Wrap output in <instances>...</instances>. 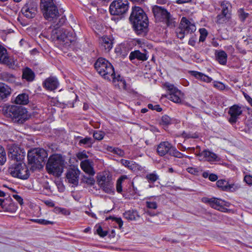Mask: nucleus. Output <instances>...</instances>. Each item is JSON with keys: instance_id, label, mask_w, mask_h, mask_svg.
I'll return each mask as SVG.
<instances>
[{"instance_id": "obj_1", "label": "nucleus", "mask_w": 252, "mask_h": 252, "mask_svg": "<svg viewBox=\"0 0 252 252\" xmlns=\"http://www.w3.org/2000/svg\"><path fill=\"white\" fill-rule=\"evenodd\" d=\"M97 72L104 79L112 81L115 86L126 88L125 80L119 74L116 75L113 65L104 58H99L94 63Z\"/></svg>"}, {"instance_id": "obj_2", "label": "nucleus", "mask_w": 252, "mask_h": 252, "mask_svg": "<svg viewBox=\"0 0 252 252\" xmlns=\"http://www.w3.org/2000/svg\"><path fill=\"white\" fill-rule=\"evenodd\" d=\"M129 20L138 34H145L147 31L148 19L144 10L139 6H134Z\"/></svg>"}, {"instance_id": "obj_3", "label": "nucleus", "mask_w": 252, "mask_h": 252, "mask_svg": "<svg viewBox=\"0 0 252 252\" xmlns=\"http://www.w3.org/2000/svg\"><path fill=\"white\" fill-rule=\"evenodd\" d=\"M65 19L62 17L60 19L59 23L53 26L54 29L52 31L51 35L53 38L62 41L65 44L74 42L75 39L74 33L72 31L60 28V26L65 22Z\"/></svg>"}, {"instance_id": "obj_4", "label": "nucleus", "mask_w": 252, "mask_h": 252, "mask_svg": "<svg viewBox=\"0 0 252 252\" xmlns=\"http://www.w3.org/2000/svg\"><path fill=\"white\" fill-rule=\"evenodd\" d=\"M64 165V160L62 156L53 155L48 158L46 169L49 174L59 177L63 172Z\"/></svg>"}, {"instance_id": "obj_5", "label": "nucleus", "mask_w": 252, "mask_h": 252, "mask_svg": "<svg viewBox=\"0 0 252 252\" xmlns=\"http://www.w3.org/2000/svg\"><path fill=\"white\" fill-rule=\"evenodd\" d=\"M40 7L44 18L49 21L54 22L60 16L54 0H41Z\"/></svg>"}, {"instance_id": "obj_6", "label": "nucleus", "mask_w": 252, "mask_h": 252, "mask_svg": "<svg viewBox=\"0 0 252 252\" xmlns=\"http://www.w3.org/2000/svg\"><path fill=\"white\" fill-rule=\"evenodd\" d=\"M27 110L22 106L11 105L5 110V115L12 121L18 124H23L27 120Z\"/></svg>"}, {"instance_id": "obj_7", "label": "nucleus", "mask_w": 252, "mask_h": 252, "mask_svg": "<svg viewBox=\"0 0 252 252\" xmlns=\"http://www.w3.org/2000/svg\"><path fill=\"white\" fill-rule=\"evenodd\" d=\"M157 152L160 157H163L167 154L171 156L180 158L184 156L183 154L178 151L172 144L167 141L161 142L157 146Z\"/></svg>"}, {"instance_id": "obj_8", "label": "nucleus", "mask_w": 252, "mask_h": 252, "mask_svg": "<svg viewBox=\"0 0 252 252\" xmlns=\"http://www.w3.org/2000/svg\"><path fill=\"white\" fill-rule=\"evenodd\" d=\"M152 11L157 20L164 21L169 27L175 26V22L170 13L163 7L155 5L152 8Z\"/></svg>"}, {"instance_id": "obj_9", "label": "nucleus", "mask_w": 252, "mask_h": 252, "mask_svg": "<svg viewBox=\"0 0 252 252\" xmlns=\"http://www.w3.org/2000/svg\"><path fill=\"white\" fill-rule=\"evenodd\" d=\"M9 173L13 177L23 180L27 179L30 172L26 165L21 162L13 163L8 168Z\"/></svg>"}, {"instance_id": "obj_10", "label": "nucleus", "mask_w": 252, "mask_h": 252, "mask_svg": "<svg viewBox=\"0 0 252 252\" xmlns=\"http://www.w3.org/2000/svg\"><path fill=\"white\" fill-rule=\"evenodd\" d=\"M48 154L43 149H34L28 153L29 163L36 167L42 166V163L47 158Z\"/></svg>"}, {"instance_id": "obj_11", "label": "nucleus", "mask_w": 252, "mask_h": 252, "mask_svg": "<svg viewBox=\"0 0 252 252\" xmlns=\"http://www.w3.org/2000/svg\"><path fill=\"white\" fill-rule=\"evenodd\" d=\"M97 183L100 189L107 193L114 192L113 182L111 176L107 173H103L97 176Z\"/></svg>"}, {"instance_id": "obj_12", "label": "nucleus", "mask_w": 252, "mask_h": 252, "mask_svg": "<svg viewBox=\"0 0 252 252\" xmlns=\"http://www.w3.org/2000/svg\"><path fill=\"white\" fill-rule=\"evenodd\" d=\"M196 27L194 24L191 23L186 18L183 17L181 19L180 26L176 30V34L178 38L182 39L185 35L195 31Z\"/></svg>"}, {"instance_id": "obj_13", "label": "nucleus", "mask_w": 252, "mask_h": 252, "mask_svg": "<svg viewBox=\"0 0 252 252\" xmlns=\"http://www.w3.org/2000/svg\"><path fill=\"white\" fill-rule=\"evenodd\" d=\"M128 8L127 0H115L110 4L109 11L113 15H122L126 13Z\"/></svg>"}, {"instance_id": "obj_14", "label": "nucleus", "mask_w": 252, "mask_h": 252, "mask_svg": "<svg viewBox=\"0 0 252 252\" xmlns=\"http://www.w3.org/2000/svg\"><path fill=\"white\" fill-rule=\"evenodd\" d=\"M164 86L168 91V94L166 95L167 98L175 103H181L182 96L181 92L175 87L173 85L169 83H166Z\"/></svg>"}, {"instance_id": "obj_15", "label": "nucleus", "mask_w": 252, "mask_h": 252, "mask_svg": "<svg viewBox=\"0 0 252 252\" xmlns=\"http://www.w3.org/2000/svg\"><path fill=\"white\" fill-rule=\"evenodd\" d=\"M25 156V153L17 146H12L9 149L8 156L9 158L16 162H21Z\"/></svg>"}, {"instance_id": "obj_16", "label": "nucleus", "mask_w": 252, "mask_h": 252, "mask_svg": "<svg viewBox=\"0 0 252 252\" xmlns=\"http://www.w3.org/2000/svg\"><path fill=\"white\" fill-rule=\"evenodd\" d=\"M80 171L77 168H71L66 173V178L67 182L77 186L78 185Z\"/></svg>"}, {"instance_id": "obj_17", "label": "nucleus", "mask_w": 252, "mask_h": 252, "mask_svg": "<svg viewBox=\"0 0 252 252\" xmlns=\"http://www.w3.org/2000/svg\"><path fill=\"white\" fill-rule=\"evenodd\" d=\"M37 7L33 3H27L22 8L21 13L27 18L31 19L33 18L36 13Z\"/></svg>"}, {"instance_id": "obj_18", "label": "nucleus", "mask_w": 252, "mask_h": 252, "mask_svg": "<svg viewBox=\"0 0 252 252\" xmlns=\"http://www.w3.org/2000/svg\"><path fill=\"white\" fill-rule=\"evenodd\" d=\"M228 113L230 117L229 119V122L231 124H235L237 121L239 116L242 113L241 107L238 105H234L230 107Z\"/></svg>"}, {"instance_id": "obj_19", "label": "nucleus", "mask_w": 252, "mask_h": 252, "mask_svg": "<svg viewBox=\"0 0 252 252\" xmlns=\"http://www.w3.org/2000/svg\"><path fill=\"white\" fill-rule=\"evenodd\" d=\"M17 208V206L11 198H5L3 203L0 205V212L14 213L16 212Z\"/></svg>"}, {"instance_id": "obj_20", "label": "nucleus", "mask_w": 252, "mask_h": 252, "mask_svg": "<svg viewBox=\"0 0 252 252\" xmlns=\"http://www.w3.org/2000/svg\"><path fill=\"white\" fill-rule=\"evenodd\" d=\"M81 169L86 173L90 176H94L95 172L94 169L93 162L89 159H85L80 163Z\"/></svg>"}, {"instance_id": "obj_21", "label": "nucleus", "mask_w": 252, "mask_h": 252, "mask_svg": "<svg viewBox=\"0 0 252 252\" xmlns=\"http://www.w3.org/2000/svg\"><path fill=\"white\" fill-rule=\"evenodd\" d=\"M59 85L57 78L51 76L47 78L43 82V87L49 91H53L56 89Z\"/></svg>"}, {"instance_id": "obj_22", "label": "nucleus", "mask_w": 252, "mask_h": 252, "mask_svg": "<svg viewBox=\"0 0 252 252\" xmlns=\"http://www.w3.org/2000/svg\"><path fill=\"white\" fill-rule=\"evenodd\" d=\"M147 54L148 52L145 50L143 53L140 52L139 50H135L130 53L129 58L131 61L137 59L138 60L145 61L148 59Z\"/></svg>"}, {"instance_id": "obj_23", "label": "nucleus", "mask_w": 252, "mask_h": 252, "mask_svg": "<svg viewBox=\"0 0 252 252\" xmlns=\"http://www.w3.org/2000/svg\"><path fill=\"white\" fill-rule=\"evenodd\" d=\"M35 78L34 72L29 67H26L22 70V79L28 82H32Z\"/></svg>"}, {"instance_id": "obj_24", "label": "nucleus", "mask_w": 252, "mask_h": 252, "mask_svg": "<svg viewBox=\"0 0 252 252\" xmlns=\"http://www.w3.org/2000/svg\"><path fill=\"white\" fill-rule=\"evenodd\" d=\"M101 44L105 52H109L113 47L112 40L108 36H103L102 38Z\"/></svg>"}, {"instance_id": "obj_25", "label": "nucleus", "mask_w": 252, "mask_h": 252, "mask_svg": "<svg viewBox=\"0 0 252 252\" xmlns=\"http://www.w3.org/2000/svg\"><path fill=\"white\" fill-rule=\"evenodd\" d=\"M78 138L80 139L79 141L78 145L85 148H91L94 143V140L90 137H86L85 138L78 137Z\"/></svg>"}, {"instance_id": "obj_26", "label": "nucleus", "mask_w": 252, "mask_h": 252, "mask_svg": "<svg viewBox=\"0 0 252 252\" xmlns=\"http://www.w3.org/2000/svg\"><path fill=\"white\" fill-rule=\"evenodd\" d=\"M10 94V88L4 83H0V100L6 98Z\"/></svg>"}, {"instance_id": "obj_27", "label": "nucleus", "mask_w": 252, "mask_h": 252, "mask_svg": "<svg viewBox=\"0 0 252 252\" xmlns=\"http://www.w3.org/2000/svg\"><path fill=\"white\" fill-rule=\"evenodd\" d=\"M190 74L193 76H194L196 78L200 79L201 81H204L206 83H210L212 81V79L205 75L204 74L196 71H191Z\"/></svg>"}, {"instance_id": "obj_28", "label": "nucleus", "mask_w": 252, "mask_h": 252, "mask_svg": "<svg viewBox=\"0 0 252 252\" xmlns=\"http://www.w3.org/2000/svg\"><path fill=\"white\" fill-rule=\"evenodd\" d=\"M0 63L8 64L10 63L6 49L0 45Z\"/></svg>"}, {"instance_id": "obj_29", "label": "nucleus", "mask_w": 252, "mask_h": 252, "mask_svg": "<svg viewBox=\"0 0 252 252\" xmlns=\"http://www.w3.org/2000/svg\"><path fill=\"white\" fill-rule=\"evenodd\" d=\"M224 205V201L221 199L215 197L211 198L210 206L215 209L220 210Z\"/></svg>"}, {"instance_id": "obj_30", "label": "nucleus", "mask_w": 252, "mask_h": 252, "mask_svg": "<svg viewBox=\"0 0 252 252\" xmlns=\"http://www.w3.org/2000/svg\"><path fill=\"white\" fill-rule=\"evenodd\" d=\"M216 60L222 65H225L227 62V55L223 51H220L216 53Z\"/></svg>"}, {"instance_id": "obj_31", "label": "nucleus", "mask_w": 252, "mask_h": 252, "mask_svg": "<svg viewBox=\"0 0 252 252\" xmlns=\"http://www.w3.org/2000/svg\"><path fill=\"white\" fill-rule=\"evenodd\" d=\"M199 156L204 157L209 161H214L218 158L216 154L208 150L203 151L199 154Z\"/></svg>"}, {"instance_id": "obj_32", "label": "nucleus", "mask_w": 252, "mask_h": 252, "mask_svg": "<svg viewBox=\"0 0 252 252\" xmlns=\"http://www.w3.org/2000/svg\"><path fill=\"white\" fill-rule=\"evenodd\" d=\"M0 79L9 83H13L15 82V76L7 72H3L0 74Z\"/></svg>"}, {"instance_id": "obj_33", "label": "nucleus", "mask_w": 252, "mask_h": 252, "mask_svg": "<svg viewBox=\"0 0 252 252\" xmlns=\"http://www.w3.org/2000/svg\"><path fill=\"white\" fill-rule=\"evenodd\" d=\"M15 103L20 105H25L29 102V96L26 94H19L15 98Z\"/></svg>"}, {"instance_id": "obj_34", "label": "nucleus", "mask_w": 252, "mask_h": 252, "mask_svg": "<svg viewBox=\"0 0 252 252\" xmlns=\"http://www.w3.org/2000/svg\"><path fill=\"white\" fill-rule=\"evenodd\" d=\"M230 14L221 13L217 16L216 23L219 24H222L227 22L230 18Z\"/></svg>"}, {"instance_id": "obj_35", "label": "nucleus", "mask_w": 252, "mask_h": 252, "mask_svg": "<svg viewBox=\"0 0 252 252\" xmlns=\"http://www.w3.org/2000/svg\"><path fill=\"white\" fill-rule=\"evenodd\" d=\"M124 217L127 220H136L139 216L136 211H128L124 213Z\"/></svg>"}, {"instance_id": "obj_36", "label": "nucleus", "mask_w": 252, "mask_h": 252, "mask_svg": "<svg viewBox=\"0 0 252 252\" xmlns=\"http://www.w3.org/2000/svg\"><path fill=\"white\" fill-rule=\"evenodd\" d=\"M221 13L230 14L231 4L229 2L223 1L221 3Z\"/></svg>"}, {"instance_id": "obj_37", "label": "nucleus", "mask_w": 252, "mask_h": 252, "mask_svg": "<svg viewBox=\"0 0 252 252\" xmlns=\"http://www.w3.org/2000/svg\"><path fill=\"white\" fill-rule=\"evenodd\" d=\"M120 162L124 166L131 170H133L136 167V164L132 161L122 159Z\"/></svg>"}, {"instance_id": "obj_38", "label": "nucleus", "mask_w": 252, "mask_h": 252, "mask_svg": "<svg viewBox=\"0 0 252 252\" xmlns=\"http://www.w3.org/2000/svg\"><path fill=\"white\" fill-rule=\"evenodd\" d=\"M218 188L224 191H228V183L225 180H219L216 183Z\"/></svg>"}, {"instance_id": "obj_39", "label": "nucleus", "mask_w": 252, "mask_h": 252, "mask_svg": "<svg viewBox=\"0 0 252 252\" xmlns=\"http://www.w3.org/2000/svg\"><path fill=\"white\" fill-rule=\"evenodd\" d=\"M93 176L90 175L89 176H84L82 178V181L88 185L93 186L95 183V180Z\"/></svg>"}, {"instance_id": "obj_40", "label": "nucleus", "mask_w": 252, "mask_h": 252, "mask_svg": "<svg viewBox=\"0 0 252 252\" xmlns=\"http://www.w3.org/2000/svg\"><path fill=\"white\" fill-rule=\"evenodd\" d=\"M6 161V154L4 149L0 145V165H2Z\"/></svg>"}, {"instance_id": "obj_41", "label": "nucleus", "mask_w": 252, "mask_h": 252, "mask_svg": "<svg viewBox=\"0 0 252 252\" xmlns=\"http://www.w3.org/2000/svg\"><path fill=\"white\" fill-rule=\"evenodd\" d=\"M104 136V132L102 131L96 130L93 133L94 138L97 140H102Z\"/></svg>"}, {"instance_id": "obj_42", "label": "nucleus", "mask_w": 252, "mask_h": 252, "mask_svg": "<svg viewBox=\"0 0 252 252\" xmlns=\"http://www.w3.org/2000/svg\"><path fill=\"white\" fill-rule=\"evenodd\" d=\"M199 32L200 34V36L199 37V41L200 42H203L205 39L206 37L208 34V32L207 30L205 29H200L199 30Z\"/></svg>"}, {"instance_id": "obj_43", "label": "nucleus", "mask_w": 252, "mask_h": 252, "mask_svg": "<svg viewBox=\"0 0 252 252\" xmlns=\"http://www.w3.org/2000/svg\"><path fill=\"white\" fill-rule=\"evenodd\" d=\"M238 13L241 21H244L249 16V13L245 12L242 9H240L238 11Z\"/></svg>"}, {"instance_id": "obj_44", "label": "nucleus", "mask_w": 252, "mask_h": 252, "mask_svg": "<svg viewBox=\"0 0 252 252\" xmlns=\"http://www.w3.org/2000/svg\"><path fill=\"white\" fill-rule=\"evenodd\" d=\"M146 179L148 180L149 182L153 183L156 181L158 179V177L157 175L152 173L148 174L146 176Z\"/></svg>"}, {"instance_id": "obj_45", "label": "nucleus", "mask_w": 252, "mask_h": 252, "mask_svg": "<svg viewBox=\"0 0 252 252\" xmlns=\"http://www.w3.org/2000/svg\"><path fill=\"white\" fill-rule=\"evenodd\" d=\"M171 119L167 115H164L161 118V124L163 125H168L171 124Z\"/></svg>"}, {"instance_id": "obj_46", "label": "nucleus", "mask_w": 252, "mask_h": 252, "mask_svg": "<svg viewBox=\"0 0 252 252\" xmlns=\"http://www.w3.org/2000/svg\"><path fill=\"white\" fill-rule=\"evenodd\" d=\"M241 188L240 185L238 184H229L227 188L228 191H235L238 189H239Z\"/></svg>"}, {"instance_id": "obj_47", "label": "nucleus", "mask_w": 252, "mask_h": 252, "mask_svg": "<svg viewBox=\"0 0 252 252\" xmlns=\"http://www.w3.org/2000/svg\"><path fill=\"white\" fill-rule=\"evenodd\" d=\"M146 206L149 209H156L158 207V205L156 202L147 201L146 202Z\"/></svg>"}, {"instance_id": "obj_48", "label": "nucleus", "mask_w": 252, "mask_h": 252, "mask_svg": "<svg viewBox=\"0 0 252 252\" xmlns=\"http://www.w3.org/2000/svg\"><path fill=\"white\" fill-rule=\"evenodd\" d=\"M112 153L118 155L121 157H123L125 156V152L122 149L119 148H115V149H112Z\"/></svg>"}, {"instance_id": "obj_49", "label": "nucleus", "mask_w": 252, "mask_h": 252, "mask_svg": "<svg viewBox=\"0 0 252 252\" xmlns=\"http://www.w3.org/2000/svg\"><path fill=\"white\" fill-rule=\"evenodd\" d=\"M213 86L215 88L220 90H223L225 89L224 85L220 82L214 81L213 82Z\"/></svg>"}, {"instance_id": "obj_50", "label": "nucleus", "mask_w": 252, "mask_h": 252, "mask_svg": "<svg viewBox=\"0 0 252 252\" xmlns=\"http://www.w3.org/2000/svg\"><path fill=\"white\" fill-rule=\"evenodd\" d=\"M108 219H111L113 220V221H116L118 224L120 228H121L122 227L123 224V221H122V219L120 218H116L114 217H109Z\"/></svg>"}, {"instance_id": "obj_51", "label": "nucleus", "mask_w": 252, "mask_h": 252, "mask_svg": "<svg viewBox=\"0 0 252 252\" xmlns=\"http://www.w3.org/2000/svg\"><path fill=\"white\" fill-rule=\"evenodd\" d=\"M182 136L186 138H197L198 135L196 133H187L185 132H183Z\"/></svg>"}, {"instance_id": "obj_52", "label": "nucleus", "mask_w": 252, "mask_h": 252, "mask_svg": "<svg viewBox=\"0 0 252 252\" xmlns=\"http://www.w3.org/2000/svg\"><path fill=\"white\" fill-rule=\"evenodd\" d=\"M97 233L101 237H104L107 235V231H103L101 226H99L96 229Z\"/></svg>"}, {"instance_id": "obj_53", "label": "nucleus", "mask_w": 252, "mask_h": 252, "mask_svg": "<svg viewBox=\"0 0 252 252\" xmlns=\"http://www.w3.org/2000/svg\"><path fill=\"white\" fill-rule=\"evenodd\" d=\"M148 107L151 110H155L158 112H160L162 110V108L159 105H153L152 104H149Z\"/></svg>"}, {"instance_id": "obj_54", "label": "nucleus", "mask_w": 252, "mask_h": 252, "mask_svg": "<svg viewBox=\"0 0 252 252\" xmlns=\"http://www.w3.org/2000/svg\"><path fill=\"white\" fill-rule=\"evenodd\" d=\"M76 157L79 160H82L83 159L87 158L88 157L85 151L79 152L77 154Z\"/></svg>"}, {"instance_id": "obj_55", "label": "nucleus", "mask_w": 252, "mask_h": 252, "mask_svg": "<svg viewBox=\"0 0 252 252\" xmlns=\"http://www.w3.org/2000/svg\"><path fill=\"white\" fill-rule=\"evenodd\" d=\"M38 223L43 224V225H48V224H54V221L47 220L44 219H38Z\"/></svg>"}, {"instance_id": "obj_56", "label": "nucleus", "mask_w": 252, "mask_h": 252, "mask_svg": "<svg viewBox=\"0 0 252 252\" xmlns=\"http://www.w3.org/2000/svg\"><path fill=\"white\" fill-rule=\"evenodd\" d=\"M245 182L249 185H252V176L250 175H247L244 179Z\"/></svg>"}, {"instance_id": "obj_57", "label": "nucleus", "mask_w": 252, "mask_h": 252, "mask_svg": "<svg viewBox=\"0 0 252 252\" xmlns=\"http://www.w3.org/2000/svg\"><path fill=\"white\" fill-rule=\"evenodd\" d=\"M187 170L189 173L194 175L197 174L198 172V170L193 167H188Z\"/></svg>"}, {"instance_id": "obj_58", "label": "nucleus", "mask_w": 252, "mask_h": 252, "mask_svg": "<svg viewBox=\"0 0 252 252\" xmlns=\"http://www.w3.org/2000/svg\"><path fill=\"white\" fill-rule=\"evenodd\" d=\"M65 211V209L60 207H56L54 209V212L57 214H64Z\"/></svg>"}, {"instance_id": "obj_59", "label": "nucleus", "mask_w": 252, "mask_h": 252, "mask_svg": "<svg viewBox=\"0 0 252 252\" xmlns=\"http://www.w3.org/2000/svg\"><path fill=\"white\" fill-rule=\"evenodd\" d=\"M13 198L16 199L21 205H22L23 203V199L22 198L17 195V194H13Z\"/></svg>"}, {"instance_id": "obj_60", "label": "nucleus", "mask_w": 252, "mask_h": 252, "mask_svg": "<svg viewBox=\"0 0 252 252\" xmlns=\"http://www.w3.org/2000/svg\"><path fill=\"white\" fill-rule=\"evenodd\" d=\"M116 189L119 193H121L122 191V183L120 182V181H117V182Z\"/></svg>"}, {"instance_id": "obj_61", "label": "nucleus", "mask_w": 252, "mask_h": 252, "mask_svg": "<svg viewBox=\"0 0 252 252\" xmlns=\"http://www.w3.org/2000/svg\"><path fill=\"white\" fill-rule=\"evenodd\" d=\"M5 192L0 190V205H1L3 201L5 200Z\"/></svg>"}, {"instance_id": "obj_62", "label": "nucleus", "mask_w": 252, "mask_h": 252, "mask_svg": "<svg viewBox=\"0 0 252 252\" xmlns=\"http://www.w3.org/2000/svg\"><path fill=\"white\" fill-rule=\"evenodd\" d=\"M44 203L48 206L49 207H54L55 206V203H54V202L51 200H45L44 201Z\"/></svg>"}, {"instance_id": "obj_63", "label": "nucleus", "mask_w": 252, "mask_h": 252, "mask_svg": "<svg viewBox=\"0 0 252 252\" xmlns=\"http://www.w3.org/2000/svg\"><path fill=\"white\" fill-rule=\"evenodd\" d=\"M209 179L211 181H215L218 179V176L215 174H211L209 176Z\"/></svg>"}, {"instance_id": "obj_64", "label": "nucleus", "mask_w": 252, "mask_h": 252, "mask_svg": "<svg viewBox=\"0 0 252 252\" xmlns=\"http://www.w3.org/2000/svg\"><path fill=\"white\" fill-rule=\"evenodd\" d=\"M202 201L204 202L207 203H208L210 205V203H211V198H207V197H204V198H203Z\"/></svg>"}]
</instances>
